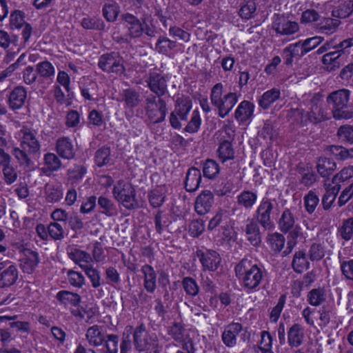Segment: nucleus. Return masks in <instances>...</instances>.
Masks as SVG:
<instances>
[{
  "label": "nucleus",
  "instance_id": "obj_45",
  "mask_svg": "<svg viewBox=\"0 0 353 353\" xmlns=\"http://www.w3.org/2000/svg\"><path fill=\"white\" fill-rule=\"evenodd\" d=\"M304 205L306 212L311 214H312L319 203L318 195L314 190H310L303 198Z\"/></svg>",
  "mask_w": 353,
  "mask_h": 353
},
{
  "label": "nucleus",
  "instance_id": "obj_64",
  "mask_svg": "<svg viewBox=\"0 0 353 353\" xmlns=\"http://www.w3.org/2000/svg\"><path fill=\"white\" fill-rule=\"evenodd\" d=\"M340 233L342 238L346 241L352 238L353 235V218H349L343 222Z\"/></svg>",
  "mask_w": 353,
  "mask_h": 353
},
{
  "label": "nucleus",
  "instance_id": "obj_27",
  "mask_svg": "<svg viewBox=\"0 0 353 353\" xmlns=\"http://www.w3.org/2000/svg\"><path fill=\"white\" fill-rule=\"evenodd\" d=\"M201 181V174L200 170L196 168H191L188 170L185 181V188L188 192L196 191Z\"/></svg>",
  "mask_w": 353,
  "mask_h": 353
},
{
  "label": "nucleus",
  "instance_id": "obj_23",
  "mask_svg": "<svg viewBox=\"0 0 353 353\" xmlns=\"http://www.w3.org/2000/svg\"><path fill=\"white\" fill-rule=\"evenodd\" d=\"M254 105L248 101H241L234 112L235 119L240 123H245L252 119L254 116Z\"/></svg>",
  "mask_w": 353,
  "mask_h": 353
},
{
  "label": "nucleus",
  "instance_id": "obj_11",
  "mask_svg": "<svg viewBox=\"0 0 353 353\" xmlns=\"http://www.w3.org/2000/svg\"><path fill=\"white\" fill-rule=\"evenodd\" d=\"M123 25L127 30L126 40L139 38L143 33V26L140 20L131 14L123 16Z\"/></svg>",
  "mask_w": 353,
  "mask_h": 353
},
{
  "label": "nucleus",
  "instance_id": "obj_54",
  "mask_svg": "<svg viewBox=\"0 0 353 353\" xmlns=\"http://www.w3.org/2000/svg\"><path fill=\"white\" fill-rule=\"evenodd\" d=\"M342 55L339 50L325 53L322 57V63L325 65L330 66L331 68L334 67H339V59Z\"/></svg>",
  "mask_w": 353,
  "mask_h": 353
},
{
  "label": "nucleus",
  "instance_id": "obj_16",
  "mask_svg": "<svg viewBox=\"0 0 353 353\" xmlns=\"http://www.w3.org/2000/svg\"><path fill=\"white\" fill-rule=\"evenodd\" d=\"M243 326L239 323H232L225 327L221 335L224 345L228 347H233L237 343V336L242 331Z\"/></svg>",
  "mask_w": 353,
  "mask_h": 353
},
{
  "label": "nucleus",
  "instance_id": "obj_61",
  "mask_svg": "<svg viewBox=\"0 0 353 353\" xmlns=\"http://www.w3.org/2000/svg\"><path fill=\"white\" fill-rule=\"evenodd\" d=\"M353 176V165H350L342 169L332 179V183L339 184Z\"/></svg>",
  "mask_w": 353,
  "mask_h": 353
},
{
  "label": "nucleus",
  "instance_id": "obj_53",
  "mask_svg": "<svg viewBox=\"0 0 353 353\" xmlns=\"http://www.w3.org/2000/svg\"><path fill=\"white\" fill-rule=\"evenodd\" d=\"M119 12V7L115 2L105 3L103 8V16L108 21H115Z\"/></svg>",
  "mask_w": 353,
  "mask_h": 353
},
{
  "label": "nucleus",
  "instance_id": "obj_14",
  "mask_svg": "<svg viewBox=\"0 0 353 353\" xmlns=\"http://www.w3.org/2000/svg\"><path fill=\"white\" fill-rule=\"evenodd\" d=\"M20 267L23 272L32 274L36 270L39 263V257L37 252L29 249H25L19 259Z\"/></svg>",
  "mask_w": 353,
  "mask_h": 353
},
{
  "label": "nucleus",
  "instance_id": "obj_9",
  "mask_svg": "<svg viewBox=\"0 0 353 353\" xmlns=\"http://www.w3.org/2000/svg\"><path fill=\"white\" fill-rule=\"evenodd\" d=\"M98 66L108 73L122 74L125 71L123 57L115 52L102 54L99 59Z\"/></svg>",
  "mask_w": 353,
  "mask_h": 353
},
{
  "label": "nucleus",
  "instance_id": "obj_6",
  "mask_svg": "<svg viewBox=\"0 0 353 353\" xmlns=\"http://www.w3.org/2000/svg\"><path fill=\"white\" fill-rule=\"evenodd\" d=\"M144 109L148 118L154 123H160L165 120L167 114L165 101L152 94L145 99Z\"/></svg>",
  "mask_w": 353,
  "mask_h": 353
},
{
  "label": "nucleus",
  "instance_id": "obj_19",
  "mask_svg": "<svg viewBox=\"0 0 353 353\" xmlns=\"http://www.w3.org/2000/svg\"><path fill=\"white\" fill-rule=\"evenodd\" d=\"M214 196L211 191L204 190L196 197L194 209L199 215L208 213L213 203Z\"/></svg>",
  "mask_w": 353,
  "mask_h": 353
},
{
  "label": "nucleus",
  "instance_id": "obj_4",
  "mask_svg": "<svg viewBox=\"0 0 353 353\" xmlns=\"http://www.w3.org/2000/svg\"><path fill=\"white\" fill-rule=\"evenodd\" d=\"M298 218L295 216L291 209L285 208L281 213L278 221V227L281 232L289 233L293 242L288 241V245L292 248L296 244L299 239H305L302 228L296 223Z\"/></svg>",
  "mask_w": 353,
  "mask_h": 353
},
{
  "label": "nucleus",
  "instance_id": "obj_5",
  "mask_svg": "<svg viewBox=\"0 0 353 353\" xmlns=\"http://www.w3.org/2000/svg\"><path fill=\"white\" fill-rule=\"evenodd\" d=\"M350 92L341 89L330 94L327 101L332 106L333 117L336 119H347L352 117V113L346 110L350 99Z\"/></svg>",
  "mask_w": 353,
  "mask_h": 353
},
{
  "label": "nucleus",
  "instance_id": "obj_13",
  "mask_svg": "<svg viewBox=\"0 0 353 353\" xmlns=\"http://www.w3.org/2000/svg\"><path fill=\"white\" fill-rule=\"evenodd\" d=\"M196 254L204 270L214 271L218 268L221 258L216 251L211 250H198Z\"/></svg>",
  "mask_w": 353,
  "mask_h": 353
},
{
  "label": "nucleus",
  "instance_id": "obj_3",
  "mask_svg": "<svg viewBox=\"0 0 353 353\" xmlns=\"http://www.w3.org/2000/svg\"><path fill=\"white\" fill-rule=\"evenodd\" d=\"M133 344L134 349L138 352L161 353L163 350V345L159 343L157 334L147 330L143 323L137 326L134 330Z\"/></svg>",
  "mask_w": 353,
  "mask_h": 353
},
{
  "label": "nucleus",
  "instance_id": "obj_37",
  "mask_svg": "<svg viewBox=\"0 0 353 353\" xmlns=\"http://www.w3.org/2000/svg\"><path fill=\"white\" fill-rule=\"evenodd\" d=\"M166 190L164 186H157L148 193V200L153 208L160 207L165 201Z\"/></svg>",
  "mask_w": 353,
  "mask_h": 353
},
{
  "label": "nucleus",
  "instance_id": "obj_32",
  "mask_svg": "<svg viewBox=\"0 0 353 353\" xmlns=\"http://www.w3.org/2000/svg\"><path fill=\"white\" fill-rule=\"evenodd\" d=\"M292 266L293 270L297 273H302L305 270L309 269L310 262L304 250L295 252L292 262Z\"/></svg>",
  "mask_w": 353,
  "mask_h": 353
},
{
  "label": "nucleus",
  "instance_id": "obj_44",
  "mask_svg": "<svg viewBox=\"0 0 353 353\" xmlns=\"http://www.w3.org/2000/svg\"><path fill=\"white\" fill-rule=\"evenodd\" d=\"M285 239L279 232L270 234L268 237V243L271 249L275 252H279L284 247Z\"/></svg>",
  "mask_w": 353,
  "mask_h": 353
},
{
  "label": "nucleus",
  "instance_id": "obj_40",
  "mask_svg": "<svg viewBox=\"0 0 353 353\" xmlns=\"http://www.w3.org/2000/svg\"><path fill=\"white\" fill-rule=\"evenodd\" d=\"M336 169V163L328 158H319L316 165V170L322 177L330 176Z\"/></svg>",
  "mask_w": 353,
  "mask_h": 353
},
{
  "label": "nucleus",
  "instance_id": "obj_21",
  "mask_svg": "<svg viewBox=\"0 0 353 353\" xmlns=\"http://www.w3.org/2000/svg\"><path fill=\"white\" fill-rule=\"evenodd\" d=\"M56 151L59 157L65 159H72L75 155L74 145L68 137H61L57 140Z\"/></svg>",
  "mask_w": 353,
  "mask_h": 353
},
{
  "label": "nucleus",
  "instance_id": "obj_60",
  "mask_svg": "<svg viewBox=\"0 0 353 353\" xmlns=\"http://www.w3.org/2000/svg\"><path fill=\"white\" fill-rule=\"evenodd\" d=\"M49 236L54 240H61L64 238V230L57 222L50 223L48 225Z\"/></svg>",
  "mask_w": 353,
  "mask_h": 353
},
{
  "label": "nucleus",
  "instance_id": "obj_46",
  "mask_svg": "<svg viewBox=\"0 0 353 353\" xmlns=\"http://www.w3.org/2000/svg\"><path fill=\"white\" fill-rule=\"evenodd\" d=\"M123 99L128 108L137 107L141 102L139 94L134 90L125 89L123 91Z\"/></svg>",
  "mask_w": 353,
  "mask_h": 353
},
{
  "label": "nucleus",
  "instance_id": "obj_34",
  "mask_svg": "<svg viewBox=\"0 0 353 353\" xmlns=\"http://www.w3.org/2000/svg\"><path fill=\"white\" fill-rule=\"evenodd\" d=\"M44 194L48 203L58 202L63 198V188L61 185L47 184L45 187Z\"/></svg>",
  "mask_w": 353,
  "mask_h": 353
},
{
  "label": "nucleus",
  "instance_id": "obj_22",
  "mask_svg": "<svg viewBox=\"0 0 353 353\" xmlns=\"http://www.w3.org/2000/svg\"><path fill=\"white\" fill-rule=\"evenodd\" d=\"M141 272L143 277V287L148 293H154L157 288V274L154 268L145 264L141 267Z\"/></svg>",
  "mask_w": 353,
  "mask_h": 353
},
{
  "label": "nucleus",
  "instance_id": "obj_18",
  "mask_svg": "<svg viewBox=\"0 0 353 353\" xmlns=\"http://www.w3.org/2000/svg\"><path fill=\"white\" fill-rule=\"evenodd\" d=\"M259 222L254 219H248L243 231L248 241L254 246H258L261 243V236Z\"/></svg>",
  "mask_w": 353,
  "mask_h": 353
},
{
  "label": "nucleus",
  "instance_id": "obj_36",
  "mask_svg": "<svg viewBox=\"0 0 353 353\" xmlns=\"http://www.w3.org/2000/svg\"><path fill=\"white\" fill-rule=\"evenodd\" d=\"M217 154L219 159L222 163L234 159L235 152L231 141L225 140L221 142L217 149Z\"/></svg>",
  "mask_w": 353,
  "mask_h": 353
},
{
  "label": "nucleus",
  "instance_id": "obj_24",
  "mask_svg": "<svg viewBox=\"0 0 353 353\" xmlns=\"http://www.w3.org/2000/svg\"><path fill=\"white\" fill-rule=\"evenodd\" d=\"M68 257L83 270V267L88 266L92 261L91 256L86 252L77 248L70 247L67 249Z\"/></svg>",
  "mask_w": 353,
  "mask_h": 353
},
{
  "label": "nucleus",
  "instance_id": "obj_49",
  "mask_svg": "<svg viewBox=\"0 0 353 353\" xmlns=\"http://www.w3.org/2000/svg\"><path fill=\"white\" fill-rule=\"evenodd\" d=\"M308 256L312 261H319L325 256V248L318 242L311 244L308 250Z\"/></svg>",
  "mask_w": 353,
  "mask_h": 353
},
{
  "label": "nucleus",
  "instance_id": "obj_7",
  "mask_svg": "<svg viewBox=\"0 0 353 353\" xmlns=\"http://www.w3.org/2000/svg\"><path fill=\"white\" fill-rule=\"evenodd\" d=\"M114 198L125 208L133 209L137 205L135 190L132 185L123 180L117 182L113 189Z\"/></svg>",
  "mask_w": 353,
  "mask_h": 353
},
{
  "label": "nucleus",
  "instance_id": "obj_17",
  "mask_svg": "<svg viewBox=\"0 0 353 353\" xmlns=\"http://www.w3.org/2000/svg\"><path fill=\"white\" fill-rule=\"evenodd\" d=\"M146 83L150 90L156 94L157 97L163 96L167 90L165 79L157 72L150 73Z\"/></svg>",
  "mask_w": 353,
  "mask_h": 353
},
{
  "label": "nucleus",
  "instance_id": "obj_41",
  "mask_svg": "<svg viewBox=\"0 0 353 353\" xmlns=\"http://www.w3.org/2000/svg\"><path fill=\"white\" fill-rule=\"evenodd\" d=\"M56 298L63 304L72 306H77L81 302V296L78 294L67 290L59 291Z\"/></svg>",
  "mask_w": 353,
  "mask_h": 353
},
{
  "label": "nucleus",
  "instance_id": "obj_30",
  "mask_svg": "<svg viewBox=\"0 0 353 353\" xmlns=\"http://www.w3.org/2000/svg\"><path fill=\"white\" fill-rule=\"evenodd\" d=\"M327 299V291L324 288L319 287L311 290L307 295V301L314 307L322 305Z\"/></svg>",
  "mask_w": 353,
  "mask_h": 353
},
{
  "label": "nucleus",
  "instance_id": "obj_52",
  "mask_svg": "<svg viewBox=\"0 0 353 353\" xmlns=\"http://www.w3.org/2000/svg\"><path fill=\"white\" fill-rule=\"evenodd\" d=\"M83 270L90 279L92 286L97 288L101 285V276L99 272L92 265L83 267Z\"/></svg>",
  "mask_w": 353,
  "mask_h": 353
},
{
  "label": "nucleus",
  "instance_id": "obj_42",
  "mask_svg": "<svg viewBox=\"0 0 353 353\" xmlns=\"http://www.w3.org/2000/svg\"><path fill=\"white\" fill-rule=\"evenodd\" d=\"M37 74L45 79H52L55 74V68L54 65L48 61L38 63L36 65Z\"/></svg>",
  "mask_w": 353,
  "mask_h": 353
},
{
  "label": "nucleus",
  "instance_id": "obj_58",
  "mask_svg": "<svg viewBox=\"0 0 353 353\" xmlns=\"http://www.w3.org/2000/svg\"><path fill=\"white\" fill-rule=\"evenodd\" d=\"M81 26L87 30H102L105 28L103 21L97 18H83L81 21Z\"/></svg>",
  "mask_w": 353,
  "mask_h": 353
},
{
  "label": "nucleus",
  "instance_id": "obj_33",
  "mask_svg": "<svg viewBox=\"0 0 353 353\" xmlns=\"http://www.w3.org/2000/svg\"><path fill=\"white\" fill-rule=\"evenodd\" d=\"M257 198L256 192L244 190L237 196L236 202L239 205L245 210H250L256 203Z\"/></svg>",
  "mask_w": 353,
  "mask_h": 353
},
{
  "label": "nucleus",
  "instance_id": "obj_59",
  "mask_svg": "<svg viewBox=\"0 0 353 353\" xmlns=\"http://www.w3.org/2000/svg\"><path fill=\"white\" fill-rule=\"evenodd\" d=\"M132 330V326L128 325L125 328L123 334L121 343L120 344V353H128L132 348V341L130 340V334Z\"/></svg>",
  "mask_w": 353,
  "mask_h": 353
},
{
  "label": "nucleus",
  "instance_id": "obj_28",
  "mask_svg": "<svg viewBox=\"0 0 353 353\" xmlns=\"http://www.w3.org/2000/svg\"><path fill=\"white\" fill-rule=\"evenodd\" d=\"M192 107V102L190 97L181 96L176 100L174 112L182 121L188 119V115Z\"/></svg>",
  "mask_w": 353,
  "mask_h": 353
},
{
  "label": "nucleus",
  "instance_id": "obj_38",
  "mask_svg": "<svg viewBox=\"0 0 353 353\" xmlns=\"http://www.w3.org/2000/svg\"><path fill=\"white\" fill-rule=\"evenodd\" d=\"M281 96V92L277 88H272L265 92L259 99V105L263 109H268Z\"/></svg>",
  "mask_w": 353,
  "mask_h": 353
},
{
  "label": "nucleus",
  "instance_id": "obj_12",
  "mask_svg": "<svg viewBox=\"0 0 353 353\" xmlns=\"http://www.w3.org/2000/svg\"><path fill=\"white\" fill-rule=\"evenodd\" d=\"M21 147L29 154H35L40 150V144L35 134L28 128H23L19 132Z\"/></svg>",
  "mask_w": 353,
  "mask_h": 353
},
{
  "label": "nucleus",
  "instance_id": "obj_57",
  "mask_svg": "<svg viewBox=\"0 0 353 353\" xmlns=\"http://www.w3.org/2000/svg\"><path fill=\"white\" fill-rule=\"evenodd\" d=\"M324 41V38L320 36H316L305 39L301 41V48L304 54H307L312 50L314 49Z\"/></svg>",
  "mask_w": 353,
  "mask_h": 353
},
{
  "label": "nucleus",
  "instance_id": "obj_31",
  "mask_svg": "<svg viewBox=\"0 0 353 353\" xmlns=\"http://www.w3.org/2000/svg\"><path fill=\"white\" fill-rule=\"evenodd\" d=\"M341 24L339 19L323 18L317 25V30L319 33L332 34L334 33Z\"/></svg>",
  "mask_w": 353,
  "mask_h": 353
},
{
  "label": "nucleus",
  "instance_id": "obj_39",
  "mask_svg": "<svg viewBox=\"0 0 353 353\" xmlns=\"http://www.w3.org/2000/svg\"><path fill=\"white\" fill-rule=\"evenodd\" d=\"M327 119L326 111L320 105L314 104L310 108V113H305V119L311 123H318Z\"/></svg>",
  "mask_w": 353,
  "mask_h": 353
},
{
  "label": "nucleus",
  "instance_id": "obj_20",
  "mask_svg": "<svg viewBox=\"0 0 353 353\" xmlns=\"http://www.w3.org/2000/svg\"><path fill=\"white\" fill-rule=\"evenodd\" d=\"M288 343L292 348L300 347L304 341L305 332L303 326L299 323L293 324L288 330Z\"/></svg>",
  "mask_w": 353,
  "mask_h": 353
},
{
  "label": "nucleus",
  "instance_id": "obj_29",
  "mask_svg": "<svg viewBox=\"0 0 353 353\" xmlns=\"http://www.w3.org/2000/svg\"><path fill=\"white\" fill-rule=\"evenodd\" d=\"M304 55L301 41L290 44L283 50V58L287 65L292 64L294 58L301 57Z\"/></svg>",
  "mask_w": 353,
  "mask_h": 353
},
{
  "label": "nucleus",
  "instance_id": "obj_26",
  "mask_svg": "<svg viewBox=\"0 0 353 353\" xmlns=\"http://www.w3.org/2000/svg\"><path fill=\"white\" fill-rule=\"evenodd\" d=\"M19 276V271L14 264H10L0 273V288L10 287L14 285Z\"/></svg>",
  "mask_w": 353,
  "mask_h": 353
},
{
  "label": "nucleus",
  "instance_id": "obj_51",
  "mask_svg": "<svg viewBox=\"0 0 353 353\" xmlns=\"http://www.w3.org/2000/svg\"><path fill=\"white\" fill-rule=\"evenodd\" d=\"M201 125V119L199 112L196 110L192 113L190 121L185 128V130L189 133H196L199 131Z\"/></svg>",
  "mask_w": 353,
  "mask_h": 353
},
{
  "label": "nucleus",
  "instance_id": "obj_15",
  "mask_svg": "<svg viewBox=\"0 0 353 353\" xmlns=\"http://www.w3.org/2000/svg\"><path fill=\"white\" fill-rule=\"evenodd\" d=\"M27 99V90L21 85L15 87L9 94L8 103L12 110H20Z\"/></svg>",
  "mask_w": 353,
  "mask_h": 353
},
{
  "label": "nucleus",
  "instance_id": "obj_2",
  "mask_svg": "<svg viewBox=\"0 0 353 353\" xmlns=\"http://www.w3.org/2000/svg\"><path fill=\"white\" fill-rule=\"evenodd\" d=\"M210 101L217 110L218 116L225 118L233 109L239 101L236 92H226L221 83H216L210 91Z\"/></svg>",
  "mask_w": 353,
  "mask_h": 353
},
{
  "label": "nucleus",
  "instance_id": "obj_63",
  "mask_svg": "<svg viewBox=\"0 0 353 353\" xmlns=\"http://www.w3.org/2000/svg\"><path fill=\"white\" fill-rule=\"evenodd\" d=\"M337 135L342 141L353 143V127L350 125L341 126L338 130Z\"/></svg>",
  "mask_w": 353,
  "mask_h": 353
},
{
  "label": "nucleus",
  "instance_id": "obj_48",
  "mask_svg": "<svg viewBox=\"0 0 353 353\" xmlns=\"http://www.w3.org/2000/svg\"><path fill=\"white\" fill-rule=\"evenodd\" d=\"M43 161L46 168L51 172L59 170L62 165L61 160L54 153L48 152L44 154Z\"/></svg>",
  "mask_w": 353,
  "mask_h": 353
},
{
  "label": "nucleus",
  "instance_id": "obj_1",
  "mask_svg": "<svg viewBox=\"0 0 353 353\" xmlns=\"http://www.w3.org/2000/svg\"><path fill=\"white\" fill-rule=\"evenodd\" d=\"M236 275L248 292H256L263 280L265 272L261 267L244 258L235 266Z\"/></svg>",
  "mask_w": 353,
  "mask_h": 353
},
{
  "label": "nucleus",
  "instance_id": "obj_62",
  "mask_svg": "<svg viewBox=\"0 0 353 353\" xmlns=\"http://www.w3.org/2000/svg\"><path fill=\"white\" fill-rule=\"evenodd\" d=\"M105 342L107 353H118L119 352V336L116 334H108Z\"/></svg>",
  "mask_w": 353,
  "mask_h": 353
},
{
  "label": "nucleus",
  "instance_id": "obj_10",
  "mask_svg": "<svg viewBox=\"0 0 353 353\" xmlns=\"http://www.w3.org/2000/svg\"><path fill=\"white\" fill-rule=\"evenodd\" d=\"M272 26L276 33L279 35H291L299 30L298 23L292 21L280 14L274 15Z\"/></svg>",
  "mask_w": 353,
  "mask_h": 353
},
{
  "label": "nucleus",
  "instance_id": "obj_25",
  "mask_svg": "<svg viewBox=\"0 0 353 353\" xmlns=\"http://www.w3.org/2000/svg\"><path fill=\"white\" fill-rule=\"evenodd\" d=\"M324 188L325 193L322 198V205L324 210H328L335 201L336 196L341 189V185L332 183V181L331 183L325 181Z\"/></svg>",
  "mask_w": 353,
  "mask_h": 353
},
{
  "label": "nucleus",
  "instance_id": "obj_55",
  "mask_svg": "<svg viewBox=\"0 0 353 353\" xmlns=\"http://www.w3.org/2000/svg\"><path fill=\"white\" fill-rule=\"evenodd\" d=\"M10 26L12 29H20L25 25V14L19 10L13 11L10 17Z\"/></svg>",
  "mask_w": 353,
  "mask_h": 353
},
{
  "label": "nucleus",
  "instance_id": "obj_43",
  "mask_svg": "<svg viewBox=\"0 0 353 353\" xmlns=\"http://www.w3.org/2000/svg\"><path fill=\"white\" fill-rule=\"evenodd\" d=\"M181 284L186 295L191 297L198 295L199 287L195 279L190 276H185L183 279Z\"/></svg>",
  "mask_w": 353,
  "mask_h": 353
},
{
  "label": "nucleus",
  "instance_id": "obj_35",
  "mask_svg": "<svg viewBox=\"0 0 353 353\" xmlns=\"http://www.w3.org/2000/svg\"><path fill=\"white\" fill-rule=\"evenodd\" d=\"M86 339L91 346L99 347L103 344L105 339L99 325H93L87 330Z\"/></svg>",
  "mask_w": 353,
  "mask_h": 353
},
{
  "label": "nucleus",
  "instance_id": "obj_50",
  "mask_svg": "<svg viewBox=\"0 0 353 353\" xmlns=\"http://www.w3.org/2000/svg\"><path fill=\"white\" fill-rule=\"evenodd\" d=\"M176 46V42L165 37H160L156 43V50L161 54H167Z\"/></svg>",
  "mask_w": 353,
  "mask_h": 353
},
{
  "label": "nucleus",
  "instance_id": "obj_47",
  "mask_svg": "<svg viewBox=\"0 0 353 353\" xmlns=\"http://www.w3.org/2000/svg\"><path fill=\"white\" fill-rule=\"evenodd\" d=\"M203 172L204 176L211 179H214L219 174L220 168L216 161L208 159L203 164Z\"/></svg>",
  "mask_w": 353,
  "mask_h": 353
},
{
  "label": "nucleus",
  "instance_id": "obj_8",
  "mask_svg": "<svg viewBox=\"0 0 353 353\" xmlns=\"http://www.w3.org/2000/svg\"><path fill=\"white\" fill-rule=\"evenodd\" d=\"M276 202L274 200L264 197L260 201L255 211V220L257 221L264 229H271L274 225L272 214Z\"/></svg>",
  "mask_w": 353,
  "mask_h": 353
},
{
  "label": "nucleus",
  "instance_id": "obj_56",
  "mask_svg": "<svg viewBox=\"0 0 353 353\" xmlns=\"http://www.w3.org/2000/svg\"><path fill=\"white\" fill-rule=\"evenodd\" d=\"M110 150L108 148L103 147L95 153V162L99 167H102L109 163L110 161Z\"/></svg>",
  "mask_w": 353,
  "mask_h": 353
}]
</instances>
